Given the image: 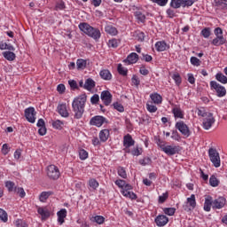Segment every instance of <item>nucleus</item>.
<instances>
[{"mask_svg": "<svg viewBox=\"0 0 227 227\" xmlns=\"http://www.w3.org/2000/svg\"><path fill=\"white\" fill-rule=\"evenodd\" d=\"M86 100H88V96L86 94H82L74 98L72 103L73 112L74 113V118L75 120H81L84 114V107L86 106Z\"/></svg>", "mask_w": 227, "mask_h": 227, "instance_id": "nucleus-1", "label": "nucleus"}, {"mask_svg": "<svg viewBox=\"0 0 227 227\" xmlns=\"http://www.w3.org/2000/svg\"><path fill=\"white\" fill-rule=\"evenodd\" d=\"M79 29L94 40H98L101 36L100 30L98 28L91 27L88 23H80Z\"/></svg>", "mask_w": 227, "mask_h": 227, "instance_id": "nucleus-2", "label": "nucleus"}, {"mask_svg": "<svg viewBox=\"0 0 227 227\" xmlns=\"http://www.w3.org/2000/svg\"><path fill=\"white\" fill-rule=\"evenodd\" d=\"M208 156L215 168H221V156L219 155L217 149L210 147L208 149Z\"/></svg>", "mask_w": 227, "mask_h": 227, "instance_id": "nucleus-3", "label": "nucleus"}, {"mask_svg": "<svg viewBox=\"0 0 227 227\" xmlns=\"http://www.w3.org/2000/svg\"><path fill=\"white\" fill-rule=\"evenodd\" d=\"M175 127L177 130H179L182 136H184L185 137H189L191 136V129H189V126L184 122V121H177Z\"/></svg>", "mask_w": 227, "mask_h": 227, "instance_id": "nucleus-4", "label": "nucleus"}, {"mask_svg": "<svg viewBox=\"0 0 227 227\" xmlns=\"http://www.w3.org/2000/svg\"><path fill=\"white\" fill-rule=\"evenodd\" d=\"M47 175L51 180H58L61 176L59 168L56 165H50L47 168Z\"/></svg>", "mask_w": 227, "mask_h": 227, "instance_id": "nucleus-5", "label": "nucleus"}, {"mask_svg": "<svg viewBox=\"0 0 227 227\" xmlns=\"http://www.w3.org/2000/svg\"><path fill=\"white\" fill-rule=\"evenodd\" d=\"M36 111L35 110V107L29 106L28 108L25 109V118L27 121L29 123H35L36 121Z\"/></svg>", "mask_w": 227, "mask_h": 227, "instance_id": "nucleus-6", "label": "nucleus"}, {"mask_svg": "<svg viewBox=\"0 0 227 227\" xmlns=\"http://www.w3.org/2000/svg\"><path fill=\"white\" fill-rule=\"evenodd\" d=\"M215 123V118H214V114L208 113L207 115L203 119V129L205 130H209V129H212V125Z\"/></svg>", "mask_w": 227, "mask_h": 227, "instance_id": "nucleus-7", "label": "nucleus"}, {"mask_svg": "<svg viewBox=\"0 0 227 227\" xmlns=\"http://www.w3.org/2000/svg\"><path fill=\"white\" fill-rule=\"evenodd\" d=\"M181 151L182 147H180L179 145H165L161 152H164V153L171 157L173 155H176V153H180Z\"/></svg>", "mask_w": 227, "mask_h": 227, "instance_id": "nucleus-8", "label": "nucleus"}, {"mask_svg": "<svg viewBox=\"0 0 227 227\" xmlns=\"http://www.w3.org/2000/svg\"><path fill=\"white\" fill-rule=\"evenodd\" d=\"M211 90H215L217 97H224L226 95V89L215 81L210 82Z\"/></svg>", "mask_w": 227, "mask_h": 227, "instance_id": "nucleus-9", "label": "nucleus"}, {"mask_svg": "<svg viewBox=\"0 0 227 227\" xmlns=\"http://www.w3.org/2000/svg\"><path fill=\"white\" fill-rule=\"evenodd\" d=\"M196 208V195L192 194L190 198H187V205L184 206L185 212H191Z\"/></svg>", "mask_w": 227, "mask_h": 227, "instance_id": "nucleus-10", "label": "nucleus"}, {"mask_svg": "<svg viewBox=\"0 0 227 227\" xmlns=\"http://www.w3.org/2000/svg\"><path fill=\"white\" fill-rule=\"evenodd\" d=\"M90 123L95 127H102L104 123H107V120L104 116L96 115L90 119Z\"/></svg>", "mask_w": 227, "mask_h": 227, "instance_id": "nucleus-11", "label": "nucleus"}, {"mask_svg": "<svg viewBox=\"0 0 227 227\" xmlns=\"http://www.w3.org/2000/svg\"><path fill=\"white\" fill-rule=\"evenodd\" d=\"M100 98L105 106H110L113 102V94L109 90H103Z\"/></svg>", "mask_w": 227, "mask_h": 227, "instance_id": "nucleus-12", "label": "nucleus"}, {"mask_svg": "<svg viewBox=\"0 0 227 227\" xmlns=\"http://www.w3.org/2000/svg\"><path fill=\"white\" fill-rule=\"evenodd\" d=\"M134 145H136V141H134V139L132 138V136H130V134H128L126 136H124L123 137V146L127 149V153H130V146H134Z\"/></svg>", "mask_w": 227, "mask_h": 227, "instance_id": "nucleus-13", "label": "nucleus"}, {"mask_svg": "<svg viewBox=\"0 0 227 227\" xmlns=\"http://www.w3.org/2000/svg\"><path fill=\"white\" fill-rule=\"evenodd\" d=\"M154 223L159 227L166 226V224H168V223H169V218H168V216H166L164 215H159L154 219Z\"/></svg>", "mask_w": 227, "mask_h": 227, "instance_id": "nucleus-14", "label": "nucleus"}, {"mask_svg": "<svg viewBox=\"0 0 227 227\" xmlns=\"http://www.w3.org/2000/svg\"><path fill=\"white\" fill-rule=\"evenodd\" d=\"M226 205V199L224 197H218L213 200V208H217L218 210L223 208Z\"/></svg>", "mask_w": 227, "mask_h": 227, "instance_id": "nucleus-15", "label": "nucleus"}, {"mask_svg": "<svg viewBox=\"0 0 227 227\" xmlns=\"http://www.w3.org/2000/svg\"><path fill=\"white\" fill-rule=\"evenodd\" d=\"M211 43L215 47H221V45L226 43V38H224V35H215V38L212 40Z\"/></svg>", "mask_w": 227, "mask_h": 227, "instance_id": "nucleus-16", "label": "nucleus"}, {"mask_svg": "<svg viewBox=\"0 0 227 227\" xmlns=\"http://www.w3.org/2000/svg\"><path fill=\"white\" fill-rule=\"evenodd\" d=\"M139 60V55L136 52L130 53L126 59H124V63H128V65H134V63H137Z\"/></svg>", "mask_w": 227, "mask_h": 227, "instance_id": "nucleus-17", "label": "nucleus"}, {"mask_svg": "<svg viewBox=\"0 0 227 227\" xmlns=\"http://www.w3.org/2000/svg\"><path fill=\"white\" fill-rule=\"evenodd\" d=\"M59 114L62 116V118H68L70 114H68V110H67V104H60L57 107Z\"/></svg>", "mask_w": 227, "mask_h": 227, "instance_id": "nucleus-18", "label": "nucleus"}, {"mask_svg": "<svg viewBox=\"0 0 227 227\" xmlns=\"http://www.w3.org/2000/svg\"><path fill=\"white\" fill-rule=\"evenodd\" d=\"M156 51L158 52H164V51H167L169 49V46H168V43H166V41H159L155 43Z\"/></svg>", "mask_w": 227, "mask_h": 227, "instance_id": "nucleus-19", "label": "nucleus"}, {"mask_svg": "<svg viewBox=\"0 0 227 227\" xmlns=\"http://www.w3.org/2000/svg\"><path fill=\"white\" fill-rule=\"evenodd\" d=\"M95 86H96L95 81L91 78H88L85 81L83 89L87 90V91H91V90H93V88H95Z\"/></svg>", "mask_w": 227, "mask_h": 227, "instance_id": "nucleus-20", "label": "nucleus"}, {"mask_svg": "<svg viewBox=\"0 0 227 227\" xmlns=\"http://www.w3.org/2000/svg\"><path fill=\"white\" fill-rule=\"evenodd\" d=\"M101 79H104L105 81H111L113 79V74H111V72L107 69H103L99 73Z\"/></svg>", "mask_w": 227, "mask_h": 227, "instance_id": "nucleus-21", "label": "nucleus"}, {"mask_svg": "<svg viewBox=\"0 0 227 227\" xmlns=\"http://www.w3.org/2000/svg\"><path fill=\"white\" fill-rule=\"evenodd\" d=\"M58 223H59V224H63V223H65V217H67V209L63 208L60 209L58 213Z\"/></svg>", "mask_w": 227, "mask_h": 227, "instance_id": "nucleus-22", "label": "nucleus"}, {"mask_svg": "<svg viewBox=\"0 0 227 227\" xmlns=\"http://www.w3.org/2000/svg\"><path fill=\"white\" fill-rule=\"evenodd\" d=\"M214 207V200H212V197H207L205 199V203H204V210L206 212H210V208Z\"/></svg>", "mask_w": 227, "mask_h": 227, "instance_id": "nucleus-23", "label": "nucleus"}, {"mask_svg": "<svg viewBox=\"0 0 227 227\" xmlns=\"http://www.w3.org/2000/svg\"><path fill=\"white\" fill-rule=\"evenodd\" d=\"M109 135H110L109 129H102L99 132L100 141H102V143H106V141H107V139H109Z\"/></svg>", "mask_w": 227, "mask_h": 227, "instance_id": "nucleus-24", "label": "nucleus"}, {"mask_svg": "<svg viewBox=\"0 0 227 227\" xmlns=\"http://www.w3.org/2000/svg\"><path fill=\"white\" fill-rule=\"evenodd\" d=\"M215 6L218 10H227V0H215Z\"/></svg>", "mask_w": 227, "mask_h": 227, "instance_id": "nucleus-25", "label": "nucleus"}, {"mask_svg": "<svg viewBox=\"0 0 227 227\" xmlns=\"http://www.w3.org/2000/svg\"><path fill=\"white\" fill-rule=\"evenodd\" d=\"M3 56L4 59H7V61H15V59L17 58L15 53L13 51H4Z\"/></svg>", "mask_w": 227, "mask_h": 227, "instance_id": "nucleus-26", "label": "nucleus"}, {"mask_svg": "<svg viewBox=\"0 0 227 227\" xmlns=\"http://www.w3.org/2000/svg\"><path fill=\"white\" fill-rule=\"evenodd\" d=\"M53 192H43L40 195H39V200L42 203H45V201H47V200H49V197L52 196Z\"/></svg>", "mask_w": 227, "mask_h": 227, "instance_id": "nucleus-27", "label": "nucleus"}, {"mask_svg": "<svg viewBox=\"0 0 227 227\" xmlns=\"http://www.w3.org/2000/svg\"><path fill=\"white\" fill-rule=\"evenodd\" d=\"M170 7L174 8L175 10H178V8H184V2L183 0H171Z\"/></svg>", "mask_w": 227, "mask_h": 227, "instance_id": "nucleus-28", "label": "nucleus"}, {"mask_svg": "<svg viewBox=\"0 0 227 227\" xmlns=\"http://www.w3.org/2000/svg\"><path fill=\"white\" fill-rule=\"evenodd\" d=\"M37 212L42 215L43 219H49L51 217V212L43 207H38Z\"/></svg>", "mask_w": 227, "mask_h": 227, "instance_id": "nucleus-29", "label": "nucleus"}, {"mask_svg": "<svg viewBox=\"0 0 227 227\" xmlns=\"http://www.w3.org/2000/svg\"><path fill=\"white\" fill-rule=\"evenodd\" d=\"M150 98L154 104H162V96L158 93L151 94Z\"/></svg>", "mask_w": 227, "mask_h": 227, "instance_id": "nucleus-30", "label": "nucleus"}, {"mask_svg": "<svg viewBox=\"0 0 227 227\" xmlns=\"http://www.w3.org/2000/svg\"><path fill=\"white\" fill-rule=\"evenodd\" d=\"M219 184H221V181L218 180L215 175H212L209 177V185H211V187H218Z\"/></svg>", "mask_w": 227, "mask_h": 227, "instance_id": "nucleus-31", "label": "nucleus"}, {"mask_svg": "<svg viewBox=\"0 0 227 227\" xmlns=\"http://www.w3.org/2000/svg\"><path fill=\"white\" fill-rule=\"evenodd\" d=\"M88 184L89 187H90L92 191H97V189H98V186L100 185V184H98V181H97V179L95 178L90 179Z\"/></svg>", "mask_w": 227, "mask_h": 227, "instance_id": "nucleus-32", "label": "nucleus"}, {"mask_svg": "<svg viewBox=\"0 0 227 227\" xmlns=\"http://www.w3.org/2000/svg\"><path fill=\"white\" fill-rule=\"evenodd\" d=\"M117 72L120 75L126 77V75L129 74V69H127L126 67H123L121 64H118Z\"/></svg>", "mask_w": 227, "mask_h": 227, "instance_id": "nucleus-33", "label": "nucleus"}, {"mask_svg": "<svg viewBox=\"0 0 227 227\" xmlns=\"http://www.w3.org/2000/svg\"><path fill=\"white\" fill-rule=\"evenodd\" d=\"M120 43H121V40L120 39H110L108 41V47H112V49H116L118 45H120Z\"/></svg>", "mask_w": 227, "mask_h": 227, "instance_id": "nucleus-34", "label": "nucleus"}, {"mask_svg": "<svg viewBox=\"0 0 227 227\" xmlns=\"http://www.w3.org/2000/svg\"><path fill=\"white\" fill-rule=\"evenodd\" d=\"M172 113L175 118L184 119V112H182V109H180V107H174Z\"/></svg>", "mask_w": 227, "mask_h": 227, "instance_id": "nucleus-35", "label": "nucleus"}, {"mask_svg": "<svg viewBox=\"0 0 227 227\" xmlns=\"http://www.w3.org/2000/svg\"><path fill=\"white\" fill-rule=\"evenodd\" d=\"M215 79L219 82H222V84H227V77L223 73H217L215 74Z\"/></svg>", "mask_w": 227, "mask_h": 227, "instance_id": "nucleus-36", "label": "nucleus"}, {"mask_svg": "<svg viewBox=\"0 0 227 227\" xmlns=\"http://www.w3.org/2000/svg\"><path fill=\"white\" fill-rule=\"evenodd\" d=\"M0 50L1 51H15V47L12 44H8L6 43H0Z\"/></svg>", "mask_w": 227, "mask_h": 227, "instance_id": "nucleus-37", "label": "nucleus"}, {"mask_svg": "<svg viewBox=\"0 0 227 227\" xmlns=\"http://www.w3.org/2000/svg\"><path fill=\"white\" fill-rule=\"evenodd\" d=\"M134 15H135L136 19L139 20V22H142V23L145 22L146 16L145 14H143V12L137 11L134 12Z\"/></svg>", "mask_w": 227, "mask_h": 227, "instance_id": "nucleus-38", "label": "nucleus"}, {"mask_svg": "<svg viewBox=\"0 0 227 227\" xmlns=\"http://www.w3.org/2000/svg\"><path fill=\"white\" fill-rule=\"evenodd\" d=\"M76 67L78 70H84L86 68V60L78 59L76 61Z\"/></svg>", "mask_w": 227, "mask_h": 227, "instance_id": "nucleus-39", "label": "nucleus"}, {"mask_svg": "<svg viewBox=\"0 0 227 227\" xmlns=\"http://www.w3.org/2000/svg\"><path fill=\"white\" fill-rule=\"evenodd\" d=\"M5 187L9 192H15V188H17V186H15V183L12 181H6Z\"/></svg>", "mask_w": 227, "mask_h": 227, "instance_id": "nucleus-40", "label": "nucleus"}, {"mask_svg": "<svg viewBox=\"0 0 227 227\" xmlns=\"http://www.w3.org/2000/svg\"><path fill=\"white\" fill-rule=\"evenodd\" d=\"M105 29L106 32L108 33V35H112V36H115V35H118V30L113 26H107Z\"/></svg>", "mask_w": 227, "mask_h": 227, "instance_id": "nucleus-41", "label": "nucleus"}, {"mask_svg": "<svg viewBox=\"0 0 227 227\" xmlns=\"http://www.w3.org/2000/svg\"><path fill=\"white\" fill-rule=\"evenodd\" d=\"M121 194L129 200H137V195L134 192H121Z\"/></svg>", "mask_w": 227, "mask_h": 227, "instance_id": "nucleus-42", "label": "nucleus"}, {"mask_svg": "<svg viewBox=\"0 0 227 227\" xmlns=\"http://www.w3.org/2000/svg\"><path fill=\"white\" fill-rule=\"evenodd\" d=\"M0 220L2 223H8V213L3 208H0Z\"/></svg>", "mask_w": 227, "mask_h": 227, "instance_id": "nucleus-43", "label": "nucleus"}, {"mask_svg": "<svg viewBox=\"0 0 227 227\" xmlns=\"http://www.w3.org/2000/svg\"><path fill=\"white\" fill-rule=\"evenodd\" d=\"M172 79L175 81L176 86H180V84H182V76H180V74L175 73L172 75Z\"/></svg>", "mask_w": 227, "mask_h": 227, "instance_id": "nucleus-44", "label": "nucleus"}, {"mask_svg": "<svg viewBox=\"0 0 227 227\" xmlns=\"http://www.w3.org/2000/svg\"><path fill=\"white\" fill-rule=\"evenodd\" d=\"M163 212L166 214V215H175L176 209L175 207H164Z\"/></svg>", "mask_w": 227, "mask_h": 227, "instance_id": "nucleus-45", "label": "nucleus"}, {"mask_svg": "<svg viewBox=\"0 0 227 227\" xmlns=\"http://www.w3.org/2000/svg\"><path fill=\"white\" fill-rule=\"evenodd\" d=\"M53 129H56L57 130H61L63 129V121L57 120L52 122Z\"/></svg>", "mask_w": 227, "mask_h": 227, "instance_id": "nucleus-46", "label": "nucleus"}, {"mask_svg": "<svg viewBox=\"0 0 227 227\" xmlns=\"http://www.w3.org/2000/svg\"><path fill=\"white\" fill-rule=\"evenodd\" d=\"M14 192H17V194H19L20 198L26 197V192L24 191V188H22V187H16L14 189Z\"/></svg>", "mask_w": 227, "mask_h": 227, "instance_id": "nucleus-47", "label": "nucleus"}, {"mask_svg": "<svg viewBox=\"0 0 227 227\" xmlns=\"http://www.w3.org/2000/svg\"><path fill=\"white\" fill-rule=\"evenodd\" d=\"M139 164H141V166H148L152 164V159L150 157H145L142 160H139Z\"/></svg>", "mask_w": 227, "mask_h": 227, "instance_id": "nucleus-48", "label": "nucleus"}, {"mask_svg": "<svg viewBox=\"0 0 227 227\" xmlns=\"http://www.w3.org/2000/svg\"><path fill=\"white\" fill-rule=\"evenodd\" d=\"M117 173L119 176H121V178H127V171L125 170L124 168L119 167L117 169Z\"/></svg>", "mask_w": 227, "mask_h": 227, "instance_id": "nucleus-49", "label": "nucleus"}, {"mask_svg": "<svg viewBox=\"0 0 227 227\" xmlns=\"http://www.w3.org/2000/svg\"><path fill=\"white\" fill-rule=\"evenodd\" d=\"M190 62L192 65H193V67H200L201 65V60L196 57H192L190 59Z\"/></svg>", "mask_w": 227, "mask_h": 227, "instance_id": "nucleus-50", "label": "nucleus"}, {"mask_svg": "<svg viewBox=\"0 0 227 227\" xmlns=\"http://www.w3.org/2000/svg\"><path fill=\"white\" fill-rule=\"evenodd\" d=\"M200 35H202V36L204 38H209L211 32H210V27H205L201 30Z\"/></svg>", "mask_w": 227, "mask_h": 227, "instance_id": "nucleus-51", "label": "nucleus"}, {"mask_svg": "<svg viewBox=\"0 0 227 227\" xmlns=\"http://www.w3.org/2000/svg\"><path fill=\"white\" fill-rule=\"evenodd\" d=\"M98 102H100V96H98V94H94L90 98V103L92 104V106H95V105L98 104Z\"/></svg>", "mask_w": 227, "mask_h": 227, "instance_id": "nucleus-52", "label": "nucleus"}, {"mask_svg": "<svg viewBox=\"0 0 227 227\" xmlns=\"http://www.w3.org/2000/svg\"><path fill=\"white\" fill-rule=\"evenodd\" d=\"M114 109H116V111H119V113H123L125 111V108L123 106L118 102H115L113 104Z\"/></svg>", "mask_w": 227, "mask_h": 227, "instance_id": "nucleus-53", "label": "nucleus"}, {"mask_svg": "<svg viewBox=\"0 0 227 227\" xmlns=\"http://www.w3.org/2000/svg\"><path fill=\"white\" fill-rule=\"evenodd\" d=\"M171 139H174L175 141H180L182 139V137H180V134L176 129L172 130Z\"/></svg>", "mask_w": 227, "mask_h": 227, "instance_id": "nucleus-54", "label": "nucleus"}, {"mask_svg": "<svg viewBox=\"0 0 227 227\" xmlns=\"http://www.w3.org/2000/svg\"><path fill=\"white\" fill-rule=\"evenodd\" d=\"M196 1L198 0H183V8H189L190 6H192Z\"/></svg>", "mask_w": 227, "mask_h": 227, "instance_id": "nucleus-55", "label": "nucleus"}, {"mask_svg": "<svg viewBox=\"0 0 227 227\" xmlns=\"http://www.w3.org/2000/svg\"><path fill=\"white\" fill-rule=\"evenodd\" d=\"M168 198H169V193H168V192H166L162 195L159 196L158 203H164V202H166V200H168Z\"/></svg>", "mask_w": 227, "mask_h": 227, "instance_id": "nucleus-56", "label": "nucleus"}, {"mask_svg": "<svg viewBox=\"0 0 227 227\" xmlns=\"http://www.w3.org/2000/svg\"><path fill=\"white\" fill-rule=\"evenodd\" d=\"M167 15L168 19H174V17H176V12L174 9H168L167 10Z\"/></svg>", "mask_w": 227, "mask_h": 227, "instance_id": "nucleus-57", "label": "nucleus"}, {"mask_svg": "<svg viewBox=\"0 0 227 227\" xmlns=\"http://www.w3.org/2000/svg\"><path fill=\"white\" fill-rule=\"evenodd\" d=\"M80 159L81 160H86V158L88 157V152L84 149H81L79 152Z\"/></svg>", "mask_w": 227, "mask_h": 227, "instance_id": "nucleus-58", "label": "nucleus"}, {"mask_svg": "<svg viewBox=\"0 0 227 227\" xmlns=\"http://www.w3.org/2000/svg\"><path fill=\"white\" fill-rule=\"evenodd\" d=\"M152 3H155L158 6H166L168 0H150Z\"/></svg>", "mask_w": 227, "mask_h": 227, "instance_id": "nucleus-59", "label": "nucleus"}, {"mask_svg": "<svg viewBox=\"0 0 227 227\" xmlns=\"http://www.w3.org/2000/svg\"><path fill=\"white\" fill-rule=\"evenodd\" d=\"M94 221L98 224H104V221H106V218H104V216H102V215H96L94 217Z\"/></svg>", "mask_w": 227, "mask_h": 227, "instance_id": "nucleus-60", "label": "nucleus"}, {"mask_svg": "<svg viewBox=\"0 0 227 227\" xmlns=\"http://www.w3.org/2000/svg\"><path fill=\"white\" fill-rule=\"evenodd\" d=\"M68 84L71 90H79V86H77V82L75 80H69Z\"/></svg>", "mask_w": 227, "mask_h": 227, "instance_id": "nucleus-61", "label": "nucleus"}, {"mask_svg": "<svg viewBox=\"0 0 227 227\" xmlns=\"http://www.w3.org/2000/svg\"><path fill=\"white\" fill-rule=\"evenodd\" d=\"M127 183L125 182V180H122V179H117L115 181V185H118L120 189H122L125 187V184Z\"/></svg>", "mask_w": 227, "mask_h": 227, "instance_id": "nucleus-62", "label": "nucleus"}, {"mask_svg": "<svg viewBox=\"0 0 227 227\" xmlns=\"http://www.w3.org/2000/svg\"><path fill=\"white\" fill-rule=\"evenodd\" d=\"M146 109L149 113H157V107L153 105H150V103L146 104Z\"/></svg>", "mask_w": 227, "mask_h": 227, "instance_id": "nucleus-63", "label": "nucleus"}, {"mask_svg": "<svg viewBox=\"0 0 227 227\" xmlns=\"http://www.w3.org/2000/svg\"><path fill=\"white\" fill-rule=\"evenodd\" d=\"M15 226L17 227H27V223L23 220L18 219L15 221Z\"/></svg>", "mask_w": 227, "mask_h": 227, "instance_id": "nucleus-64", "label": "nucleus"}]
</instances>
